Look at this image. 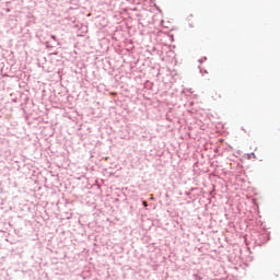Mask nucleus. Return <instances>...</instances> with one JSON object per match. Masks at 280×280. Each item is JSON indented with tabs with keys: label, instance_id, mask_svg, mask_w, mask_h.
Masks as SVG:
<instances>
[{
	"label": "nucleus",
	"instance_id": "f257e3e1",
	"mask_svg": "<svg viewBox=\"0 0 280 280\" xmlns=\"http://www.w3.org/2000/svg\"><path fill=\"white\" fill-rule=\"evenodd\" d=\"M143 206H144V207H148V201H143Z\"/></svg>",
	"mask_w": 280,
	"mask_h": 280
},
{
	"label": "nucleus",
	"instance_id": "f03ea898",
	"mask_svg": "<svg viewBox=\"0 0 280 280\" xmlns=\"http://www.w3.org/2000/svg\"><path fill=\"white\" fill-rule=\"evenodd\" d=\"M110 95H117V93H115V92H112V93H110Z\"/></svg>",
	"mask_w": 280,
	"mask_h": 280
}]
</instances>
